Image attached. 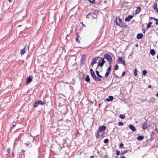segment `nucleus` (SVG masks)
<instances>
[{"label":"nucleus","instance_id":"obj_31","mask_svg":"<svg viewBox=\"0 0 158 158\" xmlns=\"http://www.w3.org/2000/svg\"><path fill=\"white\" fill-rule=\"evenodd\" d=\"M78 35H77V36H78ZM76 41L78 43H80V40H79L78 38V36H77L76 38Z\"/></svg>","mask_w":158,"mask_h":158},{"label":"nucleus","instance_id":"obj_34","mask_svg":"<svg viewBox=\"0 0 158 158\" xmlns=\"http://www.w3.org/2000/svg\"><path fill=\"white\" fill-rule=\"evenodd\" d=\"M108 141H109V140L108 139H105L104 140V142L105 143H108Z\"/></svg>","mask_w":158,"mask_h":158},{"label":"nucleus","instance_id":"obj_35","mask_svg":"<svg viewBox=\"0 0 158 158\" xmlns=\"http://www.w3.org/2000/svg\"><path fill=\"white\" fill-rule=\"evenodd\" d=\"M147 73V72L146 70H144L143 71V75H145Z\"/></svg>","mask_w":158,"mask_h":158},{"label":"nucleus","instance_id":"obj_45","mask_svg":"<svg viewBox=\"0 0 158 158\" xmlns=\"http://www.w3.org/2000/svg\"><path fill=\"white\" fill-rule=\"evenodd\" d=\"M125 71H124V72L123 73H122V76H124L125 75Z\"/></svg>","mask_w":158,"mask_h":158},{"label":"nucleus","instance_id":"obj_15","mask_svg":"<svg viewBox=\"0 0 158 158\" xmlns=\"http://www.w3.org/2000/svg\"><path fill=\"white\" fill-rule=\"evenodd\" d=\"M141 10V8L139 6H138L135 11V13L136 14L139 13L140 12Z\"/></svg>","mask_w":158,"mask_h":158},{"label":"nucleus","instance_id":"obj_11","mask_svg":"<svg viewBox=\"0 0 158 158\" xmlns=\"http://www.w3.org/2000/svg\"><path fill=\"white\" fill-rule=\"evenodd\" d=\"M129 128L131 130L133 131H136L135 127L131 124H130L129 125Z\"/></svg>","mask_w":158,"mask_h":158},{"label":"nucleus","instance_id":"obj_10","mask_svg":"<svg viewBox=\"0 0 158 158\" xmlns=\"http://www.w3.org/2000/svg\"><path fill=\"white\" fill-rule=\"evenodd\" d=\"M27 48L28 49L29 48V47L26 45L24 48L22 49L20 51V54L21 55L24 54L25 52V49L26 48Z\"/></svg>","mask_w":158,"mask_h":158},{"label":"nucleus","instance_id":"obj_44","mask_svg":"<svg viewBox=\"0 0 158 158\" xmlns=\"http://www.w3.org/2000/svg\"><path fill=\"white\" fill-rule=\"evenodd\" d=\"M85 58L83 56H82V58L81 59V60H82V62H83V61L85 60Z\"/></svg>","mask_w":158,"mask_h":158},{"label":"nucleus","instance_id":"obj_36","mask_svg":"<svg viewBox=\"0 0 158 158\" xmlns=\"http://www.w3.org/2000/svg\"><path fill=\"white\" fill-rule=\"evenodd\" d=\"M91 17H92L93 18L95 19V14L92 13V15H90Z\"/></svg>","mask_w":158,"mask_h":158},{"label":"nucleus","instance_id":"obj_4","mask_svg":"<svg viewBox=\"0 0 158 158\" xmlns=\"http://www.w3.org/2000/svg\"><path fill=\"white\" fill-rule=\"evenodd\" d=\"M117 61L118 63L121 62L124 65H126L125 60L122 57L118 58L117 60Z\"/></svg>","mask_w":158,"mask_h":158},{"label":"nucleus","instance_id":"obj_51","mask_svg":"<svg viewBox=\"0 0 158 158\" xmlns=\"http://www.w3.org/2000/svg\"><path fill=\"white\" fill-rule=\"evenodd\" d=\"M15 127V125H14L12 126V127L14 128Z\"/></svg>","mask_w":158,"mask_h":158},{"label":"nucleus","instance_id":"obj_23","mask_svg":"<svg viewBox=\"0 0 158 158\" xmlns=\"http://www.w3.org/2000/svg\"><path fill=\"white\" fill-rule=\"evenodd\" d=\"M152 23V22H149L147 24V28L148 29L150 28L151 26Z\"/></svg>","mask_w":158,"mask_h":158},{"label":"nucleus","instance_id":"obj_32","mask_svg":"<svg viewBox=\"0 0 158 158\" xmlns=\"http://www.w3.org/2000/svg\"><path fill=\"white\" fill-rule=\"evenodd\" d=\"M127 151H128L127 150H126V151H124L123 152H122L121 154L122 155H123L124 154H125L126 153H127Z\"/></svg>","mask_w":158,"mask_h":158},{"label":"nucleus","instance_id":"obj_5","mask_svg":"<svg viewBox=\"0 0 158 158\" xmlns=\"http://www.w3.org/2000/svg\"><path fill=\"white\" fill-rule=\"evenodd\" d=\"M100 58H101V59H102L101 58H100V57H99L94 58L93 59V60L92 61V66H93V65L94 64L96 63L97 62V61Z\"/></svg>","mask_w":158,"mask_h":158},{"label":"nucleus","instance_id":"obj_6","mask_svg":"<svg viewBox=\"0 0 158 158\" xmlns=\"http://www.w3.org/2000/svg\"><path fill=\"white\" fill-rule=\"evenodd\" d=\"M104 133V132H101L99 131L98 130H97V134L96 135V137L97 138H100Z\"/></svg>","mask_w":158,"mask_h":158},{"label":"nucleus","instance_id":"obj_30","mask_svg":"<svg viewBox=\"0 0 158 158\" xmlns=\"http://www.w3.org/2000/svg\"><path fill=\"white\" fill-rule=\"evenodd\" d=\"M109 74V73L106 72V73L105 74V76L104 77L105 78L107 77L108 76Z\"/></svg>","mask_w":158,"mask_h":158},{"label":"nucleus","instance_id":"obj_54","mask_svg":"<svg viewBox=\"0 0 158 158\" xmlns=\"http://www.w3.org/2000/svg\"><path fill=\"white\" fill-rule=\"evenodd\" d=\"M157 58L158 59V54L157 55Z\"/></svg>","mask_w":158,"mask_h":158},{"label":"nucleus","instance_id":"obj_43","mask_svg":"<svg viewBox=\"0 0 158 158\" xmlns=\"http://www.w3.org/2000/svg\"><path fill=\"white\" fill-rule=\"evenodd\" d=\"M23 152V153H22V156H21V157H22L23 156V157L24 158V151L23 150H22Z\"/></svg>","mask_w":158,"mask_h":158},{"label":"nucleus","instance_id":"obj_9","mask_svg":"<svg viewBox=\"0 0 158 158\" xmlns=\"http://www.w3.org/2000/svg\"><path fill=\"white\" fill-rule=\"evenodd\" d=\"M133 16L131 15H129L125 19V21H126L129 22L130 20L133 18Z\"/></svg>","mask_w":158,"mask_h":158},{"label":"nucleus","instance_id":"obj_12","mask_svg":"<svg viewBox=\"0 0 158 158\" xmlns=\"http://www.w3.org/2000/svg\"><path fill=\"white\" fill-rule=\"evenodd\" d=\"M90 72L92 77L93 78V79L94 78H95L96 76L94 72L93 71V69H90Z\"/></svg>","mask_w":158,"mask_h":158},{"label":"nucleus","instance_id":"obj_50","mask_svg":"<svg viewBox=\"0 0 158 158\" xmlns=\"http://www.w3.org/2000/svg\"><path fill=\"white\" fill-rule=\"evenodd\" d=\"M10 2L12 1V0H8Z\"/></svg>","mask_w":158,"mask_h":158},{"label":"nucleus","instance_id":"obj_16","mask_svg":"<svg viewBox=\"0 0 158 158\" xmlns=\"http://www.w3.org/2000/svg\"><path fill=\"white\" fill-rule=\"evenodd\" d=\"M32 79L30 77H29L27 78L26 80V83L27 84H29L32 81Z\"/></svg>","mask_w":158,"mask_h":158},{"label":"nucleus","instance_id":"obj_39","mask_svg":"<svg viewBox=\"0 0 158 158\" xmlns=\"http://www.w3.org/2000/svg\"><path fill=\"white\" fill-rule=\"evenodd\" d=\"M88 1L90 3L92 4L94 3V0H88Z\"/></svg>","mask_w":158,"mask_h":158},{"label":"nucleus","instance_id":"obj_3","mask_svg":"<svg viewBox=\"0 0 158 158\" xmlns=\"http://www.w3.org/2000/svg\"><path fill=\"white\" fill-rule=\"evenodd\" d=\"M44 104V102L41 101L40 100H37L36 101L33 105V106L35 108H36L39 105H43Z\"/></svg>","mask_w":158,"mask_h":158},{"label":"nucleus","instance_id":"obj_18","mask_svg":"<svg viewBox=\"0 0 158 158\" xmlns=\"http://www.w3.org/2000/svg\"><path fill=\"white\" fill-rule=\"evenodd\" d=\"M150 53L152 56H154L155 54V51L154 49H151L150 50Z\"/></svg>","mask_w":158,"mask_h":158},{"label":"nucleus","instance_id":"obj_40","mask_svg":"<svg viewBox=\"0 0 158 158\" xmlns=\"http://www.w3.org/2000/svg\"><path fill=\"white\" fill-rule=\"evenodd\" d=\"M10 148H8L7 149V150H6V151H7V152H8V153H10Z\"/></svg>","mask_w":158,"mask_h":158},{"label":"nucleus","instance_id":"obj_2","mask_svg":"<svg viewBox=\"0 0 158 158\" xmlns=\"http://www.w3.org/2000/svg\"><path fill=\"white\" fill-rule=\"evenodd\" d=\"M104 58L108 61L110 64H112V59L110 55L107 54H104Z\"/></svg>","mask_w":158,"mask_h":158},{"label":"nucleus","instance_id":"obj_29","mask_svg":"<svg viewBox=\"0 0 158 158\" xmlns=\"http://www.w3.org/2000/svg\"><path fill=\"white\" fill-rule=\"evenodd\" d=\"M111 66L110 65L109 67L106 70V72L109 73L111 70Z\"/></svg>","mask_w":158,"mask_h":158},{"label":"nucleus","instance_id":"obj_24","mask_svg":"<svg viewBox=\"0 0 158 158\" xmlns=\"http://www.w3.org/2000/svg\"><path fill=\"white\" fill-rule=\"evenodd\" d=\"M90 15H92V13L90 12L89 13L88 15H87L86 16V18L87 19H89L91 18L90 17Z\"/></svg>","mask_w":158,"mask_h":158},{"label":"nucleus","instance_id":"obj_48","mask_svg":"<svg viewBox=\"0 0 158 158\" xmlns=\"http://www.w3.org/2000/svg\"><path fill=\"white\" fill-rule=\"evenodd\" d=\"M156 96L157 97H158V92L156 94Z\"/></svg>","mask_w":158,"mask_h":158},{"label":"nucleus","instance_id":"obj_28","mask_svg":"<svg viewBox=\"0 0 158 158\" xmlns=\"http://www.w3.org/2000/svg\"><path fill=\"white\" fill-rule=\"evenodd\" d=\"M134 74L135 76H136L137 75V69H135Z\"/></svg>","mask_w":158,"mask_h":158},{"label":"nucleus","instance_id":"obj_49","mask_svg":"<svg viewBox=\"0 0 158 158\" xmlns=\"http://www.w3.org/2000/svg\"><path fill=\"white\" fill-rule=\"evenodd\" d=\"M94 157V156H91L90 157V158H93Z\"/></svg>","mask_w":158,"mask_h":158},{"label":"nucleus","instance_id":"obj_41","mask_svg":"<svg viewBox=\"0 0 158 158\" xmlns=\"http://www.w3.org/2000/svg\"><path fill=\"white\" fill-rule=\"evenodd\" d=\"M123 145V144L122 143H121L119 145L120 148H121L122 147Z\"/></svg>","mask_w":158,"mask_h":158},{"label":"nucleus","instance_id":"obj_7","mask_svg":"<svg viewBox=\"0 0 158 158\" xmlns=\"http://www.w3.org/2000/svg\"><path fill=\"white\" fill-rule=\"evenodd\" d=\"M106 129V127L105 126H102L99 127L98 130L101 132H104L105 130Z\"/></svg>","mask_w":158,"mask_h":158},{"label":"nucleus","instance_id":"obj_8","mask_svg":"<svg viewBox=\"0 0 158 158\" xmlns=\"http://www.w3.org/2000/svg\"><path fill=\"white\" fill-rule=\"evenodd\" d=\"M106 61L104 60V59H103L102 60L101 62H100V63H98V67L99 66H100L101 67H102L103 65V64Z\"/></svg>","mask_w":158,"mask_h":158},{"label":"nucleus","instance_id":"obj_27","mask_svg":"<svg viewBox=\"0 0 158 158\" xmlns=\"http://www.w3.org/2000/svg\"><path fill=\"white\" fill-rule=\"evenodd\" d=\"M94 79L98 81H101V79L100 78L98 77H97L96 76V77L95 78H94Z\"/></svg>","mask_w":158,"mask_h":158},{"label":"nucleus","instance_id":"obj_42","mask_svg":"<svg viewBox=\"0 0 158 158\" xmlns=\"http://www.w3.org/2000/svg\"><path fill=\"white\" fill-rule=\"evenodd\" d=\"M25 144L27 146H29L30 144L29 142H28L27 143H25Z\"/></svg>","mask_w":158,"mask_h":158},{"label":"nucleus","instance_id":"obj_56","mask_svg":"<svg viewBox=\"0 0 158 158\" xmlns=\"http://www.w3.org/2000/svg\"><path fill=\"white\" fill-rule=\"evenodd\" d=\"M97 153H99V152L98 151Z\"/></svg>","mask_w":158,"mask_h":158},{"label":"nucleus","instance_id":"obj_26","mask_svg":"<svg viewBox=\"0 0 158 158\" xmlns=\"http://www.w3.org/2000/svg\"><path fill=\"white\" fill-rule=\"evenodd\" d=\"M125 117V116L123 114H121L119 116V118L121 119H124Z\"/></svg>","mask_w":158,"mask_h":158},{"label":"nucleus","instance_id":"obj_22","mask_svg":"<svg viewBox=\"0 0 158 158\" xmlns=\"http://www.w3.org/2000/svg\"><path fill=\"white\" fill-rule=\"evenodd\" d=\"M97 75V76L99 78H102V76L100 75L99 73V72L98 71H95Z\"/></svg>","mask_w":158,"mask_h":158},{"label":"nucleus","instance_id":"obj_1","mask_svg":"<svg viewBox=\"0 0 158 158\" xmlns=\"http://www.w3.org/2000/svg\"><path fill=\"white\" fill-rule=\"evenodd\" d=\"M114 22L116 23L117 25L121 27H124V25L122 20L120 18L116 17L115 20Z\"/></svg>","mask_w":158,"mask_h":158},{"label":"nucleus","instance_id":"obj_52","mask_svg":"<svg viewBox=\"0 0 158 158\" xmlns=\"http://www.w3.org/2000/svg\"><path fill=\"white\" fill-rule=\"evenodd\" d=\"M121 158H126L124 156H123V157H121Z\"/></svg>","mask_w":158,"mask_h":158},{"label":"nucleus","instance_id":"obj_19","mask_svg":"<svg viewBox=\"0 0 158 158\" xmlns=\"http://www.w3.org/2000/svg\"><path fill=\"white\" fill-rule=\"evenodd\" d=\"M144 137L143 136L140 135L138 136L137 138V139L139 140H142L143 139Z\"/></svg>","mask_w":158,"mask_h":158},{"label":"nucleus","instance_id":"obj_38","mask_svg":"<svg viewBox=\"0 0 158 158\" xmlns=\"http://www.w3.org/2000/svg\"><path fill=\"white\" fill-rule=\"evenodd\" d=\"M120 154V152L119 151H118V150H116V155H119Z\"/></svg>","mask_w":158,"mask_h":158},{"label":"nucleus","instance_id":"obj_13","mask_svg":"<svg viewBox=\"0 0 158 158\" xmlns=\"http://www.w3.org/2000/svg\"><path fill=\"white\" fill-rule=\"evenodd\" d=\"M142 128L143 130H145L148 128V124L146 123H144L142 126Z\"/></svg>","mask_w":158,"mask_h":158},{"label":"nucleus","instance_id":"obj_14","mask_svg":"<svg viewBox=\"0 0 158 158\" xmlns=\"http://www.w3.org/2000/svg\"><path fill=\"white\" fill-rule=\"evenodd\" d=\"M143 36V35L142 33L138 34L136 36V38L137 39H142Z\"/></svg>","mask_w":158,"mask_h":158},{"label":"nucleus","instance_id":"obj_33","mask_svg":"<svg viewBox=\"0 0 158 158\" xmlns=\"http://www.w3.org/2000/svg\"><path fill=\"white\" fill-rule=\"evenodd\" d=\"M123 123L122 122H119L118 123V125L119 126H123Z\"/></svg>","mask_w":158,"mask_h":158},{"label":"nucleus","instance_id":"obj_47","mask_svg":"<svg viewBox=\"0 0 158 158\" xmlns=\"http://www.w3.org/2000/svg\"><path fill=\"white\" fill-rule=\"evenodd\" d=\"M148 87L149 88H151L152 87V86L151 85H149L148 86Z\"/></svg>","mask_w":158,"mask_h":158},{"label":"nucleus","instance_id":"obj_20","mask_svg":"<svg viewBox=\"0 0 158 158\" xmlns=\"http://www.w3.org/2000/svg\"><path fill=\"white\" fill-rule=\"evenodd\" d=\"M150 19H154V20H156V22L155 23V24L156 25H158V19H156V18H153V17H150Z\"/></svg>","mask_w":158,"mask_h":158},{"label":"nucleus","instance_id":"obj_55","mask_svg":"<svg viewBox=\"0 0 158 158\" xmlns=\"http://www.w3.org/2000/svg\"><path fill=\"white\" fill-rule=\"evenodd\" d=\"M81 24H82V25H83V22H81Z\"/></svg>","mask_w":158,"mask_h":158},{"label":"nucleus","instance_id":"obj_21","mask_svg":"<svg viewBox=\"0 0 158 158\" xmlns=\"http://www.w3.org/2000/svg\"><path fill=\"white\" fill-rule=\"evenodd\" d=\"M85 80L86 81L89 82L90 81V79L89 76L88 75H86L85 78Z\"/></svg>","mask_w":158,"mask_h":158},{"label":"nucleus","instance_id":"obj_37","mask_svg":"<svg viewBox=\"0 0 158 158\" xmlns=\"http://www.w3.org/2000/svg\"><path fill=\"white\" fill-rule=\"evenodd\" d=\"M118 66L117 64H116L115 67H114V70H117L118 69Z\"/></svg>","mask_w":158,"mask_h":158},{"label":"nucleus","instance_id":"obj_25","mask_svg":"<svg viewBox=\"0 0 158 158\" xmlns=\"http://www.w3.org/2000/svg\"><path fill=\"white\" fill-rule=\"evenodd\" d=\"M153 7L154 9L155 10H156L157 11H158V9L157 8V5L156 3L154 4Z\"/></svg>","mask_w":158,"mask_h":158},{"label":"nucleus","instance_id":"obj_46","mask_svg":"<svg viewBox=\"0 0 158 158\" xmlns=\"http://www.w3.org/2000/svg\"><path fill=\"white\" fill-rule=\"evenodd\" d=\"M142 31H143V32L144 33H145V29H143V30H142Z\"/></svg>","mask_w":158,"mask_h":158},{"label":"nucleus","instance_id":"obj_17","mask_svg":"<svg viewBox=\"0 0 158 158\" xmlns=\"http://www.w3.org/2000/svg\"><path fill=\"white\" fill-rule=\"evenodd\" d=\"M113 99V97L112 96H109L108 98L106 99V101L107 102L112 101Z\"/></svg>","mask_w":158,"mask_h":158},{"label":"nucleus","instance_id":"obj_53","mask_svg":"<svg viewBox=\"0 0 158 158\" xmlns=\"http://www.w3.org/2000/svg\"><path fill=\"white\" fill-rule=\"evenodd\" d=\"M135 46H136V47H138V44H136V45H135Z\"/></svg>","mask_w":158,"mask_h":158}]
</instances>
